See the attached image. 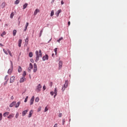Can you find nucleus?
<instances>
[{
  "instance_id": "nucleus-1",
  "label": "nucleus",
  "mask_w": 127,
  "mask_h": 127,
  "mask_svg": "<svg viewBox=\"0 0 127 127\" xmlns=\"http://www.w3.org/2000/svg\"><path fill=\"white\" fill-rule=\"evenodd\" d=\"M36 61H38L39 60V57H42V53L41 52V50H39V52L38 51H36Z\"/></svg>"
},
{
  "instance_id": "nucleus-2",
  "label": "nucleus",
  "mask_w": 127,
  "mask_h": 127,
  "mask_svg": "<svg viewBox=\"0 0 127 127\" xmlns=\"http://www.w3.org/2000/svg\"><path fill=\"white\" fill-rule=\"evenodd\" d=\"M68 80H65V84H64V85L63 86V87L62 88V91L63 92H64L65 91V89H66V88H67V87H68Z\"/></svg>"
},
{
  "instance_id": "nucleus-3",
  "label": "nucleus",
  "mask_w": 127,
  "mask_h": 127,
  "mask_svg": "<svg viewBox=\"0 0 127 127\" xmlns=\"http://www.w3.org/2000/svg\"><path fill=\"white\" fill-rule=\"evenodd\" d=\"M41 88H42V86H41V84H39L37 86V88L36 89V92H40V91L41 90Z\"/></svg>"
},
{
  "instance_id": "nucleus-4",
  "label": "nucleus",
  "mask_w": 127,
  "mask_h": 127,
  "mask_svg": "<svg viewBox=\"0 0 127 127\" xmlns=\"http://www.w3.org/2000/svg\"><path fill=\"white\" fill-rule=\"evenodd\" d=\"M31 69H33V65H32V64L30 63L29 67L28 68V72H31Z\"/></svg>"
},
{
  "instance_id": "nucleus-5",
  "label": "nucleus",
  "mask_w": 127,
  "mask_h": 127,
  "mask_svg": "<svg viewBox=\"0 0 127 127\" xmlns=\"http://www.w3.org/2000/svg\"><path fill=\"white\" fill-rule=\"evenodd\" d=\"M63 65V62L62 61H60L59 63V69L60 70L61 68H62V66Z\"/></svg>"
},
{
  "instance_id": "nucleus-6",
  "label": "nucleus",
  "mask_w": 127,
  "mask_h": 127,
  "mask_svg": "<svg viewBox=\"0 0 127 127\" xmlns=\"http://www.w3.org/2000/svg\"><path fill=\"white\" fill-rule=\"evenodd\" d=\"M34 99H35L34 96H32L30 101V106L33 105V102H34Z\"/></svg>"
},
{
  "instance_id": "nucleus-7",
  "label": "nucleus",
  "mask_w": 127,
  "mask_h": 127,
  "mask_svg": "<svg viewBox=\"0 0 127 127\" xmlns=\"http://www.w3.org/2000/svg\"><path fill=\"white\" fill-rule=\"evenodd\" d=\"M49 58V57L48 56V55H46L43 57V61H45V60H48Z\"/></svg>"
},
{
  "instance_id": "nucleus-8",
  "label": "nucleus",
  "mask_w": 127,
  "mask_h": 127,
  "mask_svg": "<svg viewBox=\"0 0 127 127\" xmlns=\"http://www.w3.org/2000/svg\"><path fill=\"white\" fill-rule=\"evenodd\" d=\"M14 80H15V77H11V78H10V83H13V82H14Z\"/></svg>"
},
{
  "instance_id": "nucleus-9",
  "label": "nucleus",
  "mask_w": 127,
  "mask_h": 127,
  "mask_svg": "<svg viewBox=\"0 0 127 127\" xmlns=\"http://www.w3.org/2000/svg\"><path fill=\"white\" fill-rule=\"evenodd\" d=\"M36 71H37V65H36V64H34L33 72H35Z\"/></svg>"
},
{
  "instance_id": "nucleus-10",
  "label": "nucleus",
  "mask_w": 127,
  "mask_h": 127,
  "mask_svg": "<svg viewBox=\"0 0 127 127\" xmlns=\"http://www.w3.org/2000/svg\"><path fill=\"white\" fill-rule=\"evenodd\" d=\"M29 39V37H27V38L25 39V45H26V46H27V45H28V39Z\"/></svg>"
},
{
  "instance_id": "nucleus-11",
  "label": "nucleus",
  "mask_w": 127,
  "mask_h": 127,
  "mask_svg": "<svg viewBox=\"0 0 127 127\" xmlns=\"http://www.w3.org/2000/svg\"><path fill=\"white\" fill-rule=\"evenodd\" d=\"M26 78L24 77H22L20 79V83H23L24 81H25Z\"/></svg>"
},
{
  "instance_id": "nucleus-12",
  "label": "nucleus",
  "mask_w": 127,
  "mask_h": 127,
  "mask_svg": "<svg viewBox=\"0 0 127 127\" xmlns=\"http://www.w3.org/2000/svg\"><path fill=\"white\" fill-rule=\"evenodd\" d=\"M15 104H16V102L14 101V102H12L9 105L10 108H12V107H13V106H15Z\"/></svg>"
},
{
  "instance_id": "nucleus-13",
  "label": "nucleus",
  "mask_w": 127,
  "mask_h": 127,
  "mask_svg": "<svg viewBox=\"0 0 127 127\" xmlns=\"http://www.w3.org/2000/svg\"><path fill=\"white\" fill-rule=\"evenodd\" d=\"M40 11L39 10V9L37 8L34 11V15H36V14H37V13L39 12Z\"/></svg>"
},
{
  "instance_id": "nucleus-14",
  "label": "nucleus",
  "mask_w": 127,
  "mask_h": 127,
  "mask_svg": "<svg viewBox=\"0 0 127 127\" xmlns=\"http://www.w3.org/2000/svg\"><path fill=\"white\" fill-rule=\"evenodd\" d=\"M21 43H22V40L19 39L18 41V46L21 47Z\"/></svg>"
},
{
  "instance_id": "nucleus-15",
  "label": "nucleus",
  "mask_w": 127,
  "mask_h": 127,
  "mask_svg": "<svg viewBox=\"0 0 127 127\" xmlns=\"http://www.w3.org/2000/svg\"><path fill=\"white\" fill-rule=\"evenodd\" d=\"M32 114H33V110H31L29 112L28 118H31V117L32 116Z\"/></svg>"
},
{
  "instance_id": "nucleus-16",
  "label": "nucleus",
  "mask_w": 127,
  "mask_h": 127,
  "mask_svg": "<svg viewBox=\"0 0 127 127\" xmlns=\"http://www.w3.org/2000/svg\"><path fill=\"white\" fill-rule=\"evenodd\" d=\"M27 112H28V110L24 111L22 112V115L23 116H24L26 115L27 113Z\"/></svg>"
},
{
  "instance_id": "nucleus-17",
  "label": "nucleus",
  "mask_w": 127,
  "mask_h": 127,
  "mask_svg": "<svg viewBox=\"0 0 127 127\" xmlns=\"http://www.w3.org/2000/svg\"><path fill=\"white\" fill-rule=\"evenodd\" d=\"M14 117V114H11L9 116L7 117L8 119H12Z\"/></svg>"
},
{
  "instance_id": "nucleus-18",
  "label": "nucleus",
  "mask_w": 127,
  "mask_h": 127,
  "mask_svg": "<svg viewBox=\"0 0 127 127\" xmlns=\"http://www.w3.org/2000/svg\"><path fill=\"white\" fill-rule=\"evenodd\" d=\"M28 25H29V23H28V22H27L25 25V29H24V31H25L27 29V27L28 26Z\"/></svg>"
},
{
  "instance_id": "nucleus-19",
  "label": "nucleus",
  "mask_w": 127,
  "mask_h": 127,
  "mask_svg": "<svg viewBox=\"0 0 127 127\" xmlns=\"http://www.w3.org/2000/svg\"><path fill=\"white\" fill-rule=\"evenodd\" d=\"M19 105H20V102H18L17 104L15 106V108H18L19 107Z\"/></svg>"
},
{
  "instance_id": "nucleus-20",
  "label": "nucleus",
  "mask_w": 127,
  "mask_h": 127,
  "mask_svg": "<svg viewBox=\"0 0 127 127\" xmlns=\"http://www.w3.org/2000/svg\"><path fill=\"white\" fill-rule=\"evenodd\" d=\"M61 12V10H59L56 13V14L57 15V16H59V14Z\"/></svg>"
},
{
  "instance_id": "nucleus-21",
  "label": "nucleus",
  "mask_w": 127,
  "mask_h": 127,
  "mask_svg": "<svg viewBox=\"0 0 127 127\" xmlns=\"http://www.w3.org/2000/svg\"><path fill=\"white\" fill-rule=\"evenodd\" d=\"M18 71L19 73H20L21 72H22V68H21V66H19V68H18Z\"/></svg>"
},
{
  "instance_id": "nucleus-22",
  "label": "nucleus",
  "mask_w": 127,
  "mask_h": 127,
  "mask_svg": "<svg viewBox=\"0 0 127 127\" xmlns=\"http://www.w3.org/2000/svg\"><path fill=\"white\" fill-rule=\"evenodd\" d=\"M8 115H9V112H5L3 114V116L4 117H5L6 116H8Z\"/></svg>"
},
{
  "instance_id": "nucleus-23",
  "label": "nucleus",
  "mask_w": 127,
  "mask_h": 127,
  "mask_svg": "<svg viewBox=\"0 0 127 127\" xmlns=\"http://www.w3.org/2000/svg\"><path fill=\"white\" fill-rule=\"evenodd\" d=\"M27 5H28V4L27 3H26L25 4H24L23 9H25V8H26V7H27Z\"/></svg>"
},
{
  "instance_id": "nucleus-24",
  "label": "nucleus",
  "mask_w": 127,
  "mask_h": 127,
  "mask_svg": "<svg viewBox=\"0 0 127 127\" xmlns=\"http://www.w3.org/2000/svg\"><path fill=\"white\" fill-rule=\"evenodd\" d=\"M4 6H5V2H3L1 5V7H2V8H3Z\"/></svg>"
},
{
  "instance_id": "nucleus-25",
  "label": "nucleus",
  "mask_w": 127,
  "mask_h": 127,
  "mask_svg": "<svg viewBox=\"0 0 127 127\" xmlns=\"http://www.w3.org/2000/svg\"><path fill=\"white\" fill-rule=\"evenodd\" d=\"M7 51L9 53V55H10V56L12 57V54H11V52H10V51H9V50L8 49L7 50Z\"/></svg>"
},
{
  "instance_id": "nucleus-26",
  "label": "nucleus",
  "mask_w": 127,
  "mask_h": 127,
  "mask_svg": "<svg viewBox=\"0 0 127 127\" xmlns=\"http://www.w3.org/2000/svg\"><path fill=\"white\" fill-rule=\"evenodd\" d=\"M16 35V30H14L13 31V36H15Z\"/></svg>"
},
{
  "instance_id": "nucleus-27",
  "label": "nucleus",
  "mask_w": 127,
  "mask_h": 127,
  "mask_svg": "<svg viewBox=\"0 0 127 127\" xmlns=\"http://www.w3.org/2000/svg\"><path fill=\"white\" fill-rule=\"evenodd\" d=\"M57 92H58V90H57V87H56L55 88V91H54V94L55 95H57Z\"/></svg>"
},
{
  "instance_id": "nucleus-28",
  "label": "nucleus",
  "mask_w": 127,
  "mask_h": 127,
  "mask_svg": "<svg viewBox=\"0 0 127 127\" xmlns=\"http://www.w3.org/2000/svg\"><path fill=\"white\" fill-rule=\"evenodd\" d=\"M63 40V37H61L59 40H57V42L60 43V41Z\"/></svg>"
},
{
  "instance_id": "nucleus-29",
  "label": "nucleus",
  "mask_w": 127,
  "mask_h": 127,
  "mask_svg": "<svg viewBox=\"0 0 127 127\" xmlns=\"http://www.w3.org/2000/svg\"><path fill=\"white\" fill-rule=\"evenodd\" d=\"M22 76H23L22 77H24V78H25V76H26V71H24L23 72Z\"/></svg>"
},
{
  "instance_id": "nucleus-30",
  "label": "nucleus",
  "mask_w": 127,
  "mask_h": 127,
  "mask_svg": "<svg viewBox=\"0 0 127 127\" xmlns=\"http://www.w3.org/2000/svg\"><path fill=\"white\" fill-rule=\"evenodd\" d=\"M54 15V10H52L51 12V16H53Z\"/></svg>"
},
{
  "instance_id": "nucleus-31",
  "label": "nucleus",
  "mask_w": 127,
  "mask_h": 127,
  "mask_svg": "<svg viewBox=\"0 0 127 127\" xmlns=\"http://www.w3.org/2000/svg\"><path fill=\"white\" fill-rule=\"evenodd\" d=\"M35 102H36V103H38V102H39V97L36 98Z\"/></svg>"
},
{
  "instance_id": "nucleus-32",
  "label": "nucleus",
  "mask_w": 127,
  "mask_h": 127,
  "mask_svg": "<svg viewBox=\"0 0 127 127\" xmlns=\"http://www.w3.org/2000/svg\"><path fill=\"white\" fill-rule=\"evenodd\" d=\"M6 34V33H5V32H2V33L1 34V36L2 37H3V36L4 35H5Z\"/></svg>"
},
{
  "instance_id": "nucleus-33",
  "label": "nucleus",
  "mask_w": 127,
  "mask_h": 127,
  "mask_svg": "<svg viewBox=\"0 0 127 127\" xmlns=\"http://www.w3.org/2000/svg\"><path fill=\"white\" fill-rule=\"evenodd\" d=\"M11 72H12V69H9L8 70V74H11Z\"/></svg>"
},
{
  "instance_id": "nucleus-34",
  "label": "nucleus",
  "mask_w": 127,
  "mask_h": 127,
  "mask_svg": "<svg viewBox=\"0 0 127 127\" xmlns=\"http://www.w3.org/2000/svg\"><path fill=\"white\" fill-rule=\"evenodd\" d=\"M20 0H16L15 2V4H18L19 3V1Z\"/></svg>"
},
{
  "instance_id": "nucleus-35",
  "label": "nucleus",
  "mask_w": 127,
  "mask_h": 127,
  "mask_svg": "<svg viewBox=\"0 0 127 127\" xmlns=\"http://www.w3.org/2000/svg\"><path fill=\"white\" fill-rule=\"evenodd\" d=\"M42 32H43V29H42L40 31V33L39 37H41V35H42Z\"/></svg>"
},
{
  "instance_id": "nucleus-36",
  "label": "nucleus",
  "mask_w": 127,
  "mask_h": 127,
  "mask_svg": "<svg viewBox=\"0 0 127 127\" xmlns=\"http://www.w3.org/2000/svg\"><path fill=\"white\" fill-rule=\"evenodd\" d=\"M5 80H6V81H8V75H6L5 76Z\"/></svg>"
},
{
  "instance_id": "nucleus-37",
  "label": "nucleus",
  "mask_w": 127,
  "mask_h": 127,
  "mask_svg": "<svg viewBox=\"0 0 127 127\" xmlns=\"http://www.w3.org/2000/svg\"><path fill=\"white\" fill-rule=\"evenodd\" d=\"M19 116V114L18 113H17L15 115L16 119H18Z\"/></svg>"
},
{
  "instance_id": "nucleus-38",
  "label": "nucleus",
  "mask_w": 127,
  "mask_h": 127,
  "mask_svg": "<svg viewBox=\"0 0 127 127\" xmlns=\"http://www.w3.org/2000/svg\"><path fill=\"white\" fill-rule=\"evenodd\" d=\"M14 15V14L13 13V12H12L10 14V18H12Z\"/></svg>"
},
{
  "instance_id": "nucleus-39",
  "label": "nucleus",
  "mask_w": 127,
  "mask_h": 127,
  "mask_svg": "<svg viewBox=\"0 0 127 127\" xmlns=\"http://www.w3.org/2000/svg\"><path fill=\"white\" fill-rule=\"evenodd\" d=\"M29 57H32V56H33V54H32V53L31 52L29 53Z\"/></svg>"
},
{
  "instance_id": "nucleus-40",
  "label": "nucleus",
  "mask_w": 127,
  "mask_h": 127,
  "mask_svg": "<svg viewBox=\"0 0 127 127\" xmlns=\"http://www.w3.org/2000/svg\"><path fill=\"white\" fill-rule=\"evenodd\" d=\"M57 50H58L57 48H56L55 49V50H54L56 55H57Z\"/></svg>"
},
{
  "instance_id": "nucleus-41",
  "label": "nucleus",
  "mask_w": 127,
  "mask_h": 127,
  "mask_svg": "<svg viewBox=\"0 0 127 127\" xmlns=\"http://www.w3.org/2000/svg\"><path fill=\"white\" fill-rule=\"evenodd\" d=\"M3 52L5 53V54H6V55H7L8 54L7 53V52L4 50V49H3Z\"/></svg>"
},
{
  "instance_id": "nucleus-42",
  "label": "nucleus",
  "mask_w": 127,
  "mask_h": 127,
  "mask_svg": "<svg viewBox=\"0 0 127 127\" xmlns=\"http://www.w3.org/2000/svg\"><path fill=\"white\" fill-rule=\"evenodd\" d=\"M27 100H28V96H26V97L24 100V102L26 103V102H27Z\"/></svg>"
},
{
  "instance_id": "nucleus-43",
  "label": "nucleus",
  "mask_w": 127,
  "mask_h": 127,
  "mask_svg": "<svg viewBox=\"0 0 127 127\" xmlns=\"http://www.w3.org/2000/svg\"><path fill=\"white\" fill-rule=\"evenodd\" d=\"M40 111H41V106H40L38 108L37 112H40Z\"/></svg>"
},
{
  "instance_id": "nucleus-44",
  "label": "nucleus",
  "mask_w": 127,
  "mask_h": 127,
  "mask_svg": "<svg viewBox=\"0 0 127 127\" xmlns=\"http://www.w3.org/2000/svg\"><path fill=\"white\" fill-rule=\"evenodd\" d=\"M0 119L2 120V114L1 113H0Z\"/></svg>"
},
{
  "instance_id": "nucleus-45",
  "label": "nucleus",
  "mask_w": 127,
  "mask_h": 127,
  "mask_svg": "<svg viewBox=\"0 0 127 127\" xmlns=\"http://www.w3.org/2000/svg\"><path fill=\"white\" fill-rule=\"evenodd\" d=\"M63 125H65V119H63Z\"/></svg>"
},
{
  "instance_id": "nucleus-46",
  "label": "nucleus",
  "mask_w": 127,
  "mask_h": 127,
  "mask_svg": "<svg viewBox=\"0 0 127 127\" xmlns=\"http://www.w3.org/2000/svg\"><path fill=\"white\" fill-rule=\"evenodd\" d=\"M50 94H51V95L52 96H53V95L54 94V92L51 91V92H50Z\"/></svg>"
},
{
  "instance_id": "nucleus-47",
  "label": "nucleus",
  "mask_w": 127,
  "mask_h": 127,
  "mask_svg": "<svg viewBox=\"0 0 127 127\" xmlns=\"http://www.w3.org/2000/svg\"><path fill=\"white\" fill-rule=\"evenodd\" d=\"M48 111V108H47V107H46L45 109V112H47Z\"/></svg>"
},
{
  "instance_id": "nucleus-48",
  "label": "nucleus",
  "mask_w": 127,
  "mask_h": 127,
  "mask_svg": "<svg viewBox=\"0 0 127 127\" xmlns=\"http://www.w3.org/2000/svg\"><path fill=\"white\" fill-rule=\"evenodd\" d=\"M59 118H61L62 117V113H60L59 114Z\"/></svg>"
},
{
  "instance_id": "nucleus-49",
  "label": "nucleus",
  "mask_w": 127,
  "mask_h": 127,
  "mask_svg": "<svg viewBox=\"0 0 127 127\" xmlns=\"http://www.w3.org/2000/svg\"><path fill=\"white\" fill-rule=\"evenodd\" d=\"M53 85V83H52V82H50V87H52V85Z\"/></svg>"
},
{
  "instance_id": "nucleus-50",
  "label": "nucleus",
  "mask_w": 127,
  "mask_h": 127,
  "mask_svg": "<svg viewBox=\"0 0 127 127\" xmlns=\"http://www.w3.org/2000/svg\"><path fill=\"white\" fill-rule=\"evenodd\" d=\"M43 89H44V90L46 89V87H45V85H44Z\"/></svg>"
},
{
  "instance_id": "nucleus-51",
  "label": "nucleus",
  "mask_w": 127,
  "mask_h": 127,
  "mask_svg": "<svg viewBox=\"0 0 127 127\" xmlns=\"http://www.w3.org/2000/svg\"><path fill=\"white\" fill-rule=\"evenodd\" d=\"M54 127H58V124H55Z\"/></svg>"
},
{
  "instance_id": "nucleus-52",
  "label": "nucleus",
  "mask_w": 127,
  "mask_h": 127,
  "mask_svg": "<svg viewBox=\"0 0 127 127\" xmlns=\"http://www.w3.org/2000/svg\"><path fill=\"white\" fill-rule=\"evenodd\" d=\"M7 84V81H5L4 83V85H6Z\"/></svg>"
},
{
  "instance_id": "nucleus-53",
  "label": "nucleus",
  "mask_w": 127,
  "mask_h": 127,
  "mask_svg": "<svg viewBox=\"0 0 127 127\" xmlns=\"http://www.w3.org/2000/svg\"><path fill=\"white\" fill-rule=\"evenodd\" d=\"M54 1H55V0H52L51 3H54Z\"/></svg>"
},
{
  "instance_id": "nucleus-54",
  "label": "nucleus",
  "mask_w": 127,
  "mask_h": 127,
  "mask_svg": "<svg viewBox=\"0 0 127 127\" xmlns=\"http://www.w3.org/2000/svg\"><path fill=\"white\" fill-rule=\"evenodd\" d=\"M61 4H64V2L63 1V0L61 1Z\"/></svg>"
},
{
  "instance_id": "nucleus-55",
  "label": "nucleus",
  "mask_w": 127,
  "mask_h": 127,
  "mask_svg": "<svg viewBox=\"0 0 127 127\" xmlns=\"http://www.w3.org/2000/svg\"><path fill=\"white\" fill-rule=\"evenodd\" d=\"M67 24H68V26H69V25H70V21H68V22Z\"/></svg>"
},
{
  "instance_id": "nucleus-56",
  "label": "nucleus",
  "mask_w": 127,
  "mask_h": 127,
  "mask_svg": "<svg viewBox=\"0 0 127 127\" xmlns=\"http://www.w3.org/2000/svg\"><path fill=\"white\" fill-rule=\"evenodd\" d=\"M0 46H1V47H3V45L2 44H1V43H0Z\"/></svg>"
},
{
  "instance_id": "nucleus-57",
  "label": "nucleus",
  "mask_w": 127,
  "mask_h": 127,
  "mask_svg": "<svg viewBox=\"0 0 127 127\" xmlns=\"http://www.w3.org/2000/svg\"><path fill=\"white\" fill-rule=\"evenodd\" d=\"M52 57H54V56H55L54 54H53L52 55Z\"/></svg>"
},
{
  "instance_id": "nucleus-58",
  "label": "nucleus",
  "mask_w": 127,
  "mask_h": 127,
  "mask_svg": "<svg viewBox=\"0 0 127 127\" xmlns=\"http://www.w3.org/2000/svg\"><path fill=\"white\" fill-rule=\"evenodd\" d=\"M56 96H57V95L55 94L54 96V98H55V97H56Z\"/></svg>"
},
{
  "instance_id": "nucleus-59",
  "label": "nucleus",
  "mask_w": 127,
  "mask_h": 127,
  "mask_svg": "<svg viewBox=\"0 0 127 127\" xmlns=\"http://www.w3.org/2000/svg\"><path fill=\"white\" fill-rule=\"evenodd\" d=\"M11 99H13V96H12V97H11Z\"/></svg>"
},
{
  "instance_id": "nucleus-60",
  "label": "nucleus",
  "mask_w": 127,
  "mask_h": 127,
  "mask_svg": "<svg viewBox=\"0 0 127 127\" xmlns=\"http://www.w3.org/2000/svg\"><path fill=\"white\" fill-rule=\"evenodd\" d=\"M52 40V38H51V39L50 40V41H51Z\"/></svg>"
},
{
  "instance_id": "nucleus-61",
  "label": "nucleus",
  "mask_w": 127,
  "mask_h": 127,
  "mask_svg": "<svg viewBox=\"0 0 127 127\" xmlns=\"http://www.w3.org/2000/svg\"><path fill=\"white\" fill-rule=\"evenodd\" d=\"M6 26H7V24H6Z\"/></svg>"
},
{
  "instance_id": "nucleus-62",
  "label": "nucleus",
  "mask_w": 127,
  "mask_h": 127,
  "mask_svg": "<svg viewBox=\"0 0 127 127\" xmlns=\"http://www.w3.org/2000/svg\"><path fill=\"white\" fill-rule=\"evenodd\" d=\"M0 121H1V119H0Z\"/></svg>"
}]
</instances>
